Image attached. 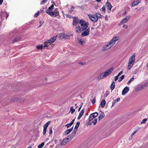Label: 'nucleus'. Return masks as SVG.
<instances>
[{
    "label": "nucleus",
    "instance_id": "1",
    "mask_svg": "<svg viewBox=\"0 0 148 148\" xmlns=\"http://www.w3.org/2000/svg\"><path fill=\"white\" fill-rule=\"evenodd\" d=\"M135 53H133L129 58L127 67L128 70H130L134 64L135 61Z\"/></svg>",
    "mask_w": 148,
    "mask_h": 148
},
{
    "label": "nucleus",
    "instance_id": "2",
    "mask_svg": "<svg viewBox=\"0 0 148 148\" xmlns=\"http://www.w3.org/2000/svg\"><path fill=\"white\" fill-rule=\"evenodd\" d=\"M113 70V68H111L107 71L100 74L97 77L98 79H103L109 75L112 72Z\"/></svg>",
    "mask_w": 148,
    "mask_h": 148
},
{
    "label": "nucleus",
    "instance_id": "3",
    "mask_svg": "<svg viewBox=\"0 0 148 148\" xmlns=\"http://www.w3.org/2000/svg\"><path fill=\"white\" fill-rule=\"evenodd\" d=\"M79 23L81 25V29L82 31H84L86 29L89 25L88 22H85L84 20H81L79 21Z\"/></svg>",
    "mask_w": 148,
    "mask_h": 148
},
{
    "label": "nucleus",
    "instance_id": "4",
    "mask_svg": "<svg viewBox=\"0 0 148 148\" xmlns=\"http://www.w3.org/2000/svg\"><path fill=\"white\" fill-rule=\"evenodd\" d=\"M148 86V83H145L143 85H139L137 86L135 88L136 91H138L145 89Z\"/></svg>",
    "mask_w": 148,
    "mask_h": 148
},
{
    "label": "nucleus",
    "instance_id": "5",
    "mask_svg": "<svg viewBox=\"0 0 148 148\" xmlns=\"http://www.w3.org/2000/svg\"><path fill=\"white\" fill-rule=\"evenodd\" d=\"M10 100L11 102H17L21 103L24 101V99L22 98L15 97L11 99Z\"/></svg>",
    "mask_w": 148,
    "mask_h": 148
},
{
    "label": "nucleus",
    "instance_id": "6",
    "mask_svg": "<svg viewBox=\"0 0 148 148\" xmlns=\"http://www.w3.org/2000/svg\"><path fill=\"white\" fill-rule=\"evenodd\" d=\"M119 39V37L118 36H116L113 37L111 40L109 42L110 44L112 45V46H113L115 43L116 42L118 41Z\"/></svg>",
    "mask_w": 148,
    "mask_h": 148
},
{
    "label": "nucleus",
    "instance_id": "7",
    "mask_svg": "<svg viewBox=\"0 0 148 148\" xmlns=\"http://www.w3.org/2000/svg\"><path fill=\"white\" fill-rule=\"evenodd\" d=\"M88 16H89V17L90 18V19L94 23L96 22L98 20V19L97 18V17L95 16V15L89 14L88 15Z\"/></svg>",
    "mask_w": 148,
    "mask_h": 148
},
{
    "label": "nucleus",
    "instance_id": "8",
    "mask_svg": "<svg viewBox=\"0 0 148 148\" xmlns=\"http://www.w3.org/2000/svg\"><path fill=\"white\" fill-rule=\"evenodd\" d=\"M112 46L111 45L109 42L107 45L103 46L102 48V50L103 51H105L110 49Z\"/></svg>",
    "mask_w": 148,
    "mask_h": 148
},
{
    "label": "nucleus",
    "instance_id": "9",
    "mask_svg": "<svg viewBox=\"0 0 148 148\" xmlns=\"http://www.w3.org/2000/svg\"><path fill=\"white\" fill-rule=\"evenodd\" d=\"M98 114L97 112H95L91 114L88 118L89 121H91L92 119L97 116L98 115Z\"/></svg>",
    "mask_w": 148,
    "mask_h": 148
},
{
    "label": "nucleus",
    "instance_id": "10",
    "mask_svg": "<svg viewBox=\"0 0 148 148\" xmlns=\"http://www.w3.org/2000/svg\"><path fill=\"white\" fill-rule=\"evenodd\" d=\"M130 16L128 15L125 17L121 22V24H122L126 23L129 19Z\"/></svg>",
    "mask_w": 148,
    "mask_h": 148
},
{
    "label": "nucleus",
    "instance_id": "11",
    "mask_svg": "<svg viewBox=\"0 0 148 148\" xmlns=\"http://www.w3.org/2000/svg\"><path fill=\"white\" fill-rule=\"evenodd\" d=\"M90 29V28H88L86 30H85L84 32L82 33L81 36L84 37L88 35L89 33Z\"/></svg>",
    "mask_w": 148,
    "mask_h": 148
},
{
    "label": "nucleus",
    "instance_id": "12",
    "mask_svg": "<svg viewBox=\"0 0 148 148\" xmlns=\"http://www.w3.org/2000/svg\"><path fill=\"white\" fill-rule=\"evenodd\" d=\"M129 90V87L127 86L125 87L122 91V95H124L125 94L127 93Z\"/></svg>",
    "mask_w": 148,
    "mask_h": 148
},
{
    "label": "nucleus",
    "instance_id": "13",
    "mask_svg": "<svg viewBox=\"0 0 148 148\" xmlns=\"http://www.w3.org/2000/svg\"><path fill=\"white\" fill-rule=\"evenodd\" d=\"M8 15L7 14V12H4L2 13L1 15V18L2 19H5L4 17H5V18H6L8 17Z\"/></svg>",
    "mask_w": 148,
    "mask_h": 148
},
{
    "label": "nucleus",
    "instance_id": "14",
    "mask_svg": "<svg viewBox=\"0 0 148 148\" xmlns=\"http://www.w3.org/2000/svg\"><path fill=\"white\" fill-rule=\"evenodd\" d=\"M77 42L81 45H83L84 42L83 38L81 37H79L78 38V41Z\"/></svg>",
    "mask_w": 148,
    "mask_h": 148
},
{
    "label": "nucleus",
    "instance_id": "15",
    "mask_svg": "<svg viewBox=\"0 0 148 148\" xmlns=\"http://www.w3.org/2000/svg\"><path fill=\"white\" fill-rule=\"evenodd\" d=\"M106 5L108 6V11L109 12H110L111 11V10L112 8V5L111 4L108 2H107L106 3Z\"/></svg>",
    "mask_w": 148,
    "mask_h": 148
},
{
    "label": "nucleus",
    "instance_id": "16",
    "mask_svg": "<svg viewBox=\"0 0 148 148\" xmlns=\"http://www.w3.org/2000/svg\"><path fill=\"white\" fill-rule=\"evenodd\" d=\"M76 132V131H75V130H74L73 131L72 133L68 136L69 137V138H71V140L72 139L74 138V136H75Z\"/></svg>",
    "mask_w": 148,
    "mask_h": 148
},
{
    "label": "nucleus",
    "instance_id": "17",
    "mask_svg": "<svg viewBox=\"0 0 148 148\" xmlns=\"http://www.w3.org/2000/svg\"><path fill=\"white\" fill-rule=\"evenodd\" d=\"M73 127H72L71 128L66 130L64 132V135H66L67 134H69L73 130Z\"/></svg>",
    "mask_w": 148,
    "mask_h": 148
},
{
    "label": "nucleus",
    "instance_id": "18",
    "mask_svg": "<svg viewBox=\"0 0 148 148\" xmlns=\"http://www.w3.org/2000/svg\"><path fill=\"white\" fill-rule=\"evenodd\" d=\"M84 108L82 110L80 111L79 115L77 117V119L79 120L80 119V118L82 117V116L83 115L84 113Z\"/></svg>",
    "mask_w": 148,
    "mask_h": 148
},
{
    "label": "nucleus",
    "instance_id": "19",
    "mask_svg": "<svg viewBox=\"0 0 148 148\" xmlns=\"http://www.w3.org/2000/svg\"><path fill=\"white\" fill-rule=\"evenodd\" d=\"M84 108L82 110L80 111L79 115L77 117V119L79 120L80 119V118L82 117V116L83 115L84 113Z\"/></svg>",
    "mask_w": 148,
    "mask_h": 148
},
{
    "label": "nucleus",
    "instance_id": "20",
    "mask_svg": "<svg viewBox=\"0 0 148 148\" xmlns=\"http://www.w3.org/2000/svg\"><path fill=\"white\" fill-rule=\"evenodd\" d=\"M81 29V28L79 26H77L75 29V32L77 34L80 33Z\"/></svg>",
    "mask_w": 148,
    "mask_h": 148
},
{
    "label": "nucleus",
    "instance_id": "21",
    "mask_svg": "<svg viewBox=\"0 0 148 148\" xmlns=\"http://www.w3.org/2000/svg\"><path fill=\"white\" fill-rule=\"evenodd\" d=\"M101 112L99 116L98 117L99 120L100 121L102 119H103L105 116V114L103 112H102L101 111H100Z\"/></svg>",
    "mask_w": 148,
    "mask_h": 148
},
{
    "label": "nucleus",
    "instance_id": "22",
    "mask_svg": "<svg viewBox=\"0 0 148 148\" xmlns=\"http://www.w3.org/2000/svg\"><path fill=\"white\" fill-rule=\"evenodd\" d=\"M106 103V102L104 99H103L102 100L101 102L100 105L102 108H103L104 107Z\"/></svg>",
    "mask_w": 148,
    "mask_h": 148
},
{
    "label": "nucleus",
    "instance_id": "23",
    "mask_svg": "<svg viewBox=\"0 0 148 148\" xmlns=\"http://www.w3.org/2000/svg\"><path fill=\"white\" fill-rule=\"evenodd\" d=\"M78 22V20L77 18L74 17L73 18V25H77V23Z\"/></svg>",
    "mask_w": 148,
    "mask_h": 148
},
{
    "label": "nucleus",
    "instance_id": "24",
    "mask_svg": "<svg viewBox=\"0 0 148 148\" xmlns=\"http://www.w3.org/2000/svg\"><path fill=\"white\" fill-rule=\"evenodd\" d=\"M45 12L49 15L51 16H52L54 15L53 12L52 11H49L48 10H46Z\"/></svg>",
    "mask_w": 148,
    "mask_h": 148
},
{
    "label": "nucleus",
    "instance_id": "25",
    "mask_svg": "<svg viewBox=\"0 0 148 148\" xmlns=\"http://www.w3.org/2000/svg\"><path fill=\"white\" fill-rule=\"evenodd\" d=\"M65 34L64 33H61L59 34L58 38L59 39H64Z\"/></svg>",
    "mask_w": 148,
    "mask_h": 148
},
{
    "label": "nucleus",
    "instance_id": "26",
    "mask_svg": "<svg viewBox=\"0 0 148 148\" xmlns=\"http://www.w3.org/2000/svg\"><path fill=\"white\" fill-rule=\"evenodd\" d=\"M57 37V36H55L53 37L52 38H51L50 39V41H51V42H52L53 43L56 40Z\"/></svg>",
    "mask_w": 148,
    "mask_h": 148
},
{
    "label": "nucleus",
    "instance_id": "27",
    "mask_svg": "<svg viewBox=\"0 0 148 148\" xmlns=\"http://www.w3.org/2000/svg\"><path fill=\"white\" fill-rule=\"evenodd\" d=\"M115 87V83L114 82H112L110 86V89L111 90H113Z\"/></svg>",
    "mask_w": 148,
    "mask_h": 148
},
{
    "label": "nucleus",
    "instance_id": "28",
    "mask_svg": "<svg viewBox=\"0 0 148 148\" xmlns=\"http://www.w3.org/2000/svg\"><path fill=\"white\" fill-rule=\"evenodd\" d=\"M140 2L138 1H134L132 4V6H134L137 5Z\"/></svg>",
    "mask_w": 148,
    "mask_h": 148
},
{
    "label": "nucleus",
    "instance_id": "29",
    "mask_svg": "<svg viewBox=\"0 0 148 148\" xmlns=\"http://www.w3.org/2000/svg\"><path fill=\"white\" fill-rule=\"evenodd\" d=\"M50 121H49L46 123L44 126V129H47L48 126L50 123Z\"/></svg>",
    "mask_w": 148,
    "mask_h": 148
},
{
    "label": "nucleus",
    "instance_id": "30",
    "mask_svg": "<svg viewBox=\"0 0 148 148\" xmlns=\"http://www.w3.org/2000/svg\"><path fill=\"white\" fill-rule=\"evenodd\" d=\"M79 124L80 123L79 122H78L77 123L75 127L74 130H75V131H77V128L79 127Z\"/></svg>",
    "mask_w": 148,
    "mask_h": 148
},
{
    "label": "nucleus",
    "instance_id": "31",
    "mask_svg": "<svg viewBox=\"0 0 148 148\" xmlns=\"http://www.w3.org/2000/svg\"><path fill=\"white\" fill-rule=\"evenodd\" d=\"M53 13L54 15H55V16H58L59 14V12L57 10V9H56L54 11Z\"/></svg>",
    "mask_w": 148,
    "mask_h": 148
},
{
    "label": "nucleus",
    "instance_id": "32",
    "mask_svg": "<svg viewBox=\"0 0 148 148\" xmlns=\"http://www.w3.org/2000/svg\"><path fill=\"white\" fill-rule=\"evenodd\" d=\"M72 34H71L70 35H67L65 34L64 38L65 39H69L70 38V36H72Z\"/></svg>",
    "mask_w": 148,
    "mask_h": 148
},
{
    "label": "nucleus",
    "instance_id": "33",
    "mask_svg": "<svg viewBox=\"0 0 148 148\" xmlns=\"http://www.w3.org/2000/svg\"><path fill=\"white\" fill-rule=\"evenodd\" d=\"M70 111H71V114H73L75 111V109H73V106L70 107Z\"/></svg>",
    "mask_w": 148,
    "mask_h": 148
},
{
    "label": "nucleus",
    "instance_id": "34",
    "mask_svg": "<svg viewBox=\"0 0 148 148\" xmlns=\"http://www.w3.org/2000/svg\"><path fill=\"white\" fill-rule=\"evenodd\" d=\"M64 140H66L65 142H66V143H67L69 141H71V138H69V137H68L67 138H65Z\"/></svg>",
    "mask_w": 148,
    "mask_h": 148
},
{
    "label": "nucleus",
    "instance_id": "35",
    "mask_svg": "<svg viewBox=\"0 0 148 148\" xmlns=\"http://www.w3.org/2000/svg\"><path fill=\"white\" fill-rule=\"evenodd\" d=\"M96 16L98 18H102V16L100 14L97 13L96 14Z\"/></svg>",
    "mask_w": 148,
    "mask_h": 148
},
{
    "label": "nucleus",
    "instance_id": "36",
    "mask_svg": "<svg viewBox=\"0 0 148 148\" xmlns=\"http://www.w3.org/2000/svg\"><path fill=\"white\" fill-rule=\"evenodd\" d=\"M49 45H49L48 43H47L46 41L45 42H44V45L43 46V47H48Z\"/></svg>",
    "mask_w": 148,
    "mask_h": 148
},
{
    "label": "nucleus",
    "instance_id": "37",
    "mask_svg": "<svg viewBox=\"0 0 148 148\" xmlns=\"http://www.w3.org/2000/svg\"><path fill=\"white\" fill-rule=\"evenodd\" d=\"M124 75H122L120 78L118 80V82H120L124 78Z\"/></svg>",
    "mask_w": 148,
    "mask_h": 148
},
{
    "label": "nucleus",
    "instance_id": "38",
    "mask_svg": "<svg viewBox=\"0 0 148 148\" xmlns=\"http://www.w3.org/2000/svg\"><path fill=\"white\" fill-rule=\"evenodd\" d=\"M45 143L44 142L42 143L38 146V148H42L44 145Z\"/></svg>",
    "mask_w": 148,
    "mask_h": 148
},
{
    "label": "nucleus",
    "instance_id": "39",
    "mask_svg": "<svg viewBox=\"0 0 148 148\" xmlns=\"http://www.w3.org/2000/svg\"><path fill=\"white\" fill-rule=\"evenodd\" d=\"M43 45H38L36 46V48L38 49H42L43 48Z\"/></svg>",
    "mask_w": 148,
    "mask_h": 148
},
{
    "label": "nucleus",
    "instance_id": "40",
    "mask_svg": "<svg viewBox=\"0 0 148 148\" xmlns=\"http://www.w3.org/2000/svg\"><path fill=\"white\" fill-rule=\"evenodd\" d=\"M147 121V118L144 119L141 122V124H145L146 123V121Z\"/></svg>",
    "mask_w": 148,
    "mask_h": 148
},
{
    "label": "nucleus",
    "instance_id": "41",
    "mask_svg": "<svg viewBox=\"0 0 148 148\" xmlns=\"http://www.w3.org/2000/svg\"><path fill=\"white\" fill-rule=\"evenodd\" d=\"M134 79V77H133L132 78L130 79L129 81L128 82L127 84H129L131 83V82L133 81Z\"/></svg>",
    "mask_w": 148,
    "mask_h": 148
},
{
    "label": "nucleus",
    "instance_id": "42",
    "mask_svg": "<svg viewBox=\"0 0 148 148\" xmlns=\"http://www.w3.org/2000/svg\"><path fill=\"white\" fill-rule=\"evenodd\" d=\"M66 140H63L61 143V145H65L66 143V142H65Z\"/></svg>",
    "mask_w": 148,
    "mask_h": 148
},
{
    "label": "nucleus",
    "instance_id": "43",
    "mask_svg": "<svg viewBox=\"0 0 148 148\" xmlns=\"http://www.w3.org/2000/svg\"><path fill=\"white\" fill-rule=\"evenodd\" d=\"M137 132V131H135L132 134H131V138H129V140H131L132 138V136L136 133V132Z\"/></svg>",
    "mask_w": 148,
    "mask_h": 148
},
{
    "label": "nucleus",
    "instance_id": "44",
    "mask_svg": "<svg viewBox=\"0 0 148 148\" xmlns=\"http://www.w3.org/2000/svg\"><path fill=\"white\" fill-rule=\"evenodd\" d=\"M52 133V127H50L49 129V134H51Z\"/></svg>",
    "mask_w": 148,
    "mask_h": 148
},
{
    "label": "nucleus",
    "instance_id": "45",
    "mask_svg": "<svg viewBox=\"0 0 148 148\" xmlns=\"http://www.w3.org/2000/svg\"><path fill=\"white\" fill-rule=\"evenodd\" d=\"M20 40H21V39L20 38H16L14 39L13 40V41H14V42H16V41H19Z\"/></svg>",
    "mask_w": 148,
    "mask_h": 148
},
{
    "label": "nucleus",
    "instance_id": "46",
    "mask_svg": "<svg viewBox=\"0 0 148 148\" xmlns=\"http://www.w3.org/2000/svg\"><path fill=\"white\" fill-rule=\"evenodd\" d=\"M97 119H95L94 121H93L92 122L93 123L94 125H95L96 123L97 122Z\"/></svg>",
    "mask_w": 148,
    "mask_h": 148
},
{
    "label": "nucleus",
    "instance_id": "47",
    "mask_svg": "<svg viewBox=\"0 0 148 148\" xmlns=\"http://www.w3.org/2000/svg\"><path fill=\"white\" fill-rule=\"evenodd\" d=\"M95 101H96L95 98V97H94L93 98V100H92V101H91L92 103V104H94L95 103Z\"/></svg>",
    "mask_w": 148,
    "mask_h": 148
},
{
    "label": "nucleus",
    "instance_id": "48",
    "mask_svg": "<svg viewBox=\"0 0 148 148\" xmlns=\"http://www.w3.org/2000/svg\"><path fill=\"white\" fill-rule=\"evenodd\" d=\"M138 72V69H136L134 71L133 73L134 74H136Z\"/></svg>",
    "mask_w": 148,
    "mask_h": 148
},
{
    "label": "nucleus",
    "instance_id": "49",
    "mask_svg": "<svg viewBox=\"0 0 148 148\" xmlns=\"http://www.w3.org/2000/svg\"><path fill=\"white\" fill-rule=\"evenodd\" d=\"M74 7L73 6H72L71 7V8H70L69 12H73V10L74 9Z\"/></svg>",
    "mask_w": 148,
    "mask_h": 148
},
{
    "label": "nucleus",
    "instance_id": "50",
    "mask_svg": "<svg viewBox=\"0 0 148 148\" xmlns=\"http://www.w3.org/2000/svg\"><path fill=\"white\" fill-rule=\"evenodd\" d=\"M48 0H43L42 2L40 3V4L42 5V4H43L46 3Z\"/></svg>",
    "mask_w": 148,
    "mask_h": 148
},
{
    "label": "nucleus",
    "instance_id": "51",
    "mask_svg": "<svg viewBox=\"0 0 148 148\" xmlns=\"http://www.w3.org/2000/svg\"><path fill=\"white\" fill-rule=\"evenodd\" d=\"M46 41H47V42L49 44V45H51L53 43V42H51V41H50V39L49 40H47Z\"/></svg>",
    "mask_w": 148,
    "mask_h": 148
},
{
    "label": "nucleus",
    "instance_id": "52",
    "mask_svg": "<svg viewBox=\"0 0 148 148\" xmlns=\"http://www.w3.org/2000/svg\"><path fill=\"white\" fill-rule=\"evenodd\" d=\"M47 129L43 128V134L44 135H45L46 133Z\"/></svg>",
    "mask_w": 148,
    "mask_h": 148
},
{
    "label": "nucleus",
    "instance_id": "53",
    "mask_svg": "<svg viewBox=\"0 0 148 148\" xmlns=\"http://www.w3.org/2000/svg\"><path fill=\"white\" fill-rule=\"evenodd\" d=\"M39 12H40L39 11H38V12H37V13L35 14V16L36 17H37L39 15Z\"/></svg>",
    "mask_w": 148,
    "mask_h": 148
},
{
    "label": "nucleus",
    "instance_id": "54",
    "mask_svg": "<svg viewBox=\"0 0 148 148\" xmlns=\"http://www.w3.org/2000/svg\"><path fill=\"white\" fill-rule=\"evenodd\" d=\"M72 125H71V123H70L69 124H66L65 125V126H66L67 127V128H68V127H70Z\"/></svg>",
    "mask_w": 148,
    "mask_h": 148
},
{
    "label": "nucleus",
    "instance_id": "55",
    "mask_svg": "<svg viewBox=\"0 0 148 148\" xmlns=\"http://www.w3.org/2000/svg\"><path fill=\"white\" fill-rule=\"evenodd\" d=\"M119 77V76H118V75H116V76H115L114 78L115 81H116L118 79Z\"/></svg>",
    "mask_w": 148,
    "mask_h": 148
},
{
    "label": "nucleus",
    "instance_id": "56",
    "mask_svg": "<svg viewBox=\"0 0 148 148\" xmlns=\"http://www.w3.org/2000/svg\"><path fill=\"white\" fill-rule=\"evenodd\" d=\"M53 8H51V6L49 7L48 8V9L47 10H48L49 11H50L52 10L53 9Z\"/></svg>",
    "mask_w": 148,
    "mask_h": 148
},
{
    "label": "nucleus",
    "instance_id": "57",
    "mask_svg": "<svg viewBox=\"0 0 148 148\" xmlns=\"http://www.w3.org/2000/svg\"><path fill=\"white\" fill-rule=\"evenodd\" d=\"M123 73V71H121V72H120L117 75L118 76H120Z\"/></svg>",
    "mask_w": 148,
    "mask_h": 148
},
{
    "label": "nucleus",
    "instance_id": "58",
    "mask_svg": "<svg viewBox=\"0 0 148 148\" xmlns=\"http://www.w3.org/2000/svg\"><path fill=\"white\" fill-rule=\"evenodd\" d=\"M122 27L123 28H127L128 27V26L126 25H124Z\"/></svg>",
    "mask_w": 148,
    "mask_h": 148
},
{
    "label": "nucleus",
    "instance_id": "59",
    "mask_svg": "<svg viewBox=\"0 0 148 148\" xmlns=\"http://www.w3.org/2000/svg\"><path fill=\"white\" fill-rule=\"evenodd\" d=\"M120 98H117V99L115 101H116V102H119V101H120Z\"/></svg>",
    "mask_w": 148,
    "mask_h": 148
},
{
    "label": "nucleus",
    "instance_id": "60",
    "mask_svg": "<svg viewBox=\"0 0 148 148\" xmlns=\"http://www.w3.org/2000/svg\"><path fill=\"white\" fill-rule=\"evenodd\" d=\"M75 119H73L72 120V121L70 123L71 124V125H72L73 124V123H74V122L75 121Z\"/></svg>",
    "mask_w": 148,
    "mask_h": 148
},
{
    "label": "nucleus",
    "instance_id": "61",
    "mask_svg": "<svg viewBox=\"0 0 148 148\" xmlns=\"http://www.w3.org/2000/svg\"><path fill=\"white\" fill-rule=\"evenodd\" d=\"M40 25L39 26V27H40V26H41L42 25V21H40Z\"/></svg>",
    "mask_w": 148,
    "mask_h": 148
},
{
    "label": "nucleus",
    "instance_id": "62",
    "mask_svg": "<svg viewBox=\"0 0 148 148\" xmlns=\"http://www.w3.org/2000/svg\"><path fill=\"white\" fill-rule=\"evenodd\" d=\"M82 103H81V106L79 108V109H78V111H79L80 110H81V108L82 107Z\"/></svg>",
    "mask_w": 148,
    "mask_h": 148
},
{
    "label": "nucleus",
    "instance_id": "63",
    "mask_svg": "<svg viewBox=\"0 0 148 148\" xmlns=\"http://www.w3.org/2000/svg\"><path fill=\"white\" fill-rule=\"evenodd\" d=\"M102 11L104 12L105 11V8L104 7H103L102 8Z\"/></svg>",
    "mask_w": 148,
    "mask_h": 148
},
{
    "label": "nucleus",
    "instance_id": "64",
    "mask_svg": "<svg viewBox=\"0 0 148 148\" xmlns=\"http://www.w3.org/2000/svg\"><path fill=\"white\" fill-rule=\"evenodd\" d=\"M66 16L67 17H68V18H70V17H71V16L70 15H68V14H66Z\"/></svg>",
    "mask_w": 148,
    "mask_h": 148
}]
</instances>
